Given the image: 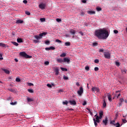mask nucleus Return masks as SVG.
Returning <instances> with one entry per match:
<instances>
[{
  "mask_svg": "<svg viewBox=\"0 0 127 127\" xmlns=\"http://www.w3.org/2000/svg\"><path fill=\"white\" fill-rule=\"evenodd\" d=\"M109 35V31L106 29H100L95 31V36L99 39H107Z\"/></svg>",
  "mask_w": 127,
  "mask_h": 127,
  "instance_id": "obj_1",
  "label": "nucleus"
},
{
  "mask_svg": "<svg viewBox=\"0 0 127 127\" xmlns=\"http://www.w3.org/2000/svg\"><path fill=\"white\" fill-rule=\"evenodd\" d=\"M104 115V112L103 111H100L99 112V116H97V114H96V115H95V118H93V122L94 123V125L95 126V127H97V126H98V124H97V123L98 124H100L101 123V121H100V120H101V119H102V118H103V116Z\"/></svg>",
  "mask_w": 127,
  "mask_h": 127,
  "instance_id": "obj_2",
  "label": "nucleus"
},
{
  "mask_svg": "<svg viewBox=\"0 0 127 127\" xmlns=\"http://www.w3.org/2000/svg\"><path fill=\"white\" fill-rule=\"evenodd\" d=\"M47 34V32H43L40 34L39 35H35L34 37L36 38V39H37V40H39V39H41V38H42V36H45V35Z\"/></svg>",
  "mask_w": 127,
  "mask_h": 127,
  "instance_id": "obj_3",
  "label": "nucleus"
},
{
  "mask_svg": "<svg viewBox=\"0 0 127 127\" xmlns=\"http://www.w3.org/2000/svg\"><path fill=\"white\" fill-rule=\"evenodd\" d=\"M20 56H21L22 57H24V58H31V56H29L25 53V52H22L20 53L19 54Z\"/></svg>",
  "mask_w": 127,
  "mask_h": 127,
  "instance_id": "obj_4",
  "label": "nucleus"
},
{
  "mask_svg": "<svg viewBox=\"0 0 127 127\" xmlns=\"http://www.w3.org/2000/svg\"><path fill=\"white\" fill-rule=\"evenodd\" d=\"M104 55L106 59H111V53H110V52H104Z\"/></svg>",
  "mask_w": 127,
  "mask_h": 127,
  "instance_id": "obj_5",
  "label": "nucleus"
},
{
  "mask_svg": "<svg viewBox=\"0 0 127 127\" xmlns=\"http://www.w3.org/2000/svg\"><path fill=\"white\" fill-rule=\"evenodd\" d=\"M83 92H84V90L83 89V87L81 86L79 88V90L77 91V94L79 95V96H81Z\"/></svg>",
  "mask_w": 127,
  "mask_h": 127,
  "instance_id": "obj_6",
  "label": "nucleus"
},
{
  "mask_svg": "<svg viewBox=\"0 0 127 127\" xmlns=\"http://www.w3.org/2000/svg\"><path fill=\"white\" fill-rule=\"evenodd\" d=\"M91 91L94 93H95L96 91L97 93H99V92H100V89L98 87H93L91 88Z\"/></svg>",
  "mask_w": 127,
  "mask_h": 127,
  "instance_id": "obj_7",
  "label": "nucleus"
},
{
  "mask_svg": "<svg viewBox=\"0 0 127 127\" xmlns=\"http://www.w3.org/2000/svg\"><path fill=\"white\" fill-rule=\"evenodd\" d=\"M45 6H46V5L43 3H42L39 5V8H41V9H44L45 8Z\"/></svg>",
  "mask_w": 127,
  "mask_h": 127,
  "instance_id": "obj_8",
  "label": "nucleus"
},
{
  "mask_svg": "<svg viewBox=\"0 0 127 127\" xmlns=\"http://www.w3.org/2000/svg\"><path fill=\"white\" fill-rule=\"evenodd\" d=\"M102 123L105 125V126H107V125H108V118L106 117L105 120L102 121Z\"/></svg>",
  "mask_w": 127,
  "mask_h": 127,
  "instance_id": "obj_9",
  "label": "nucleus"
},
{
  "mask_svg": "<svg viewBox=\"0 0 127 127\" xmlns=\"http://www.w3.org/2000/svg\"><path fill=\"white\" fill-rule=\"evenodd\" d=\"M120 92H121V91H120V90L116 91V94H115V97H117V99H118L119 97L120 96H121V93H120Z\"/></svg>",
  "mask_w": 127,
  "mask_h": 127,
  "instance_id": "obj_10",
  "label": "nucleus"
},
{
  "mask_svg": "<svg viewBox=\"0 0 127 127\" xmlns=\"http://www.w3.org/2000/svg\"><path fill=\"white\" fill-rule=\"evenodd\" d=\"M69 33L73 35H75V34H76V30L71 29L70 30Z\"/></svg>",
  "mask_w": 127,
  "mask_h": 127,
  "instance_id": "obj_11",
  "label": "nucleus"
},
{
  "mask_svg": "<svg viewBox=\"0 0 127 127\" xmlns=\"http://www.w3.org/2000/svg\"><path fill=\"white\" fill-rule=\"evenodd\" d=\"M55 72L56 73V76H58V75H59V68L58 67H56L55 68Z\"/></svg>",
  "mask_w": 127,
  "mask_h": 127,
  "instance_id": "obj_12",
  "label": "nucleus"
},
{
  "mask_svg": "<svg viewBox=\"0 0 127 127\" xmlns=\"http://www.w3.org/2000/svg\"><path fill=\"white\" fill-rule=\"evenodd\" d=\"M45 50H55V48L54 47H50V48H46Z\"/></svg>",
  "mask_w": 127,
  "mask_h": 127,
  "instance_id": "obj_13",
  "label": "nucleus"
},
{
  "mask_svg": "<svg viewBox=\"0 0 127 127\" xmlns=\"http://www.w3.org/2000/svg\"><path fill=\"white\" fill-rule=\"evenodd\" d=\"M69 103L70 105H76V103L75 100H69Z\"/></svg>",
  "mask_w": 127,
  "mask_h": 127,
  "instance_id": "obj_14",
  "label": "nucleus"
},
{
  "mask_svg": "<svg viewBox=\"0 0 127 127\" xmlns=\"http://www.w3.org/2000/svg\"><path fill=\"white\" fill-rule=\"evenodd\" d=\"M64 62L69 63L70 62V59H68V58H64Z\"/></svg>",
  "mask_w": 127,
  "mask_h": 127,
  "instance_id": "obj_15",
  "label": "nucleus"
},
{
  "mask_svg": "<svg viewBox=\"0 0 127 127\" xmlns=\"http://www.w3.org/2000/svg\"><path fill=\"white\" fill-rule=\"evenodd\" d=\"M87 13H88V14H96V12H95V11H87Z\"/></svg>",
  "mask_w": 127,
  "mask_h": 127,
  "instance_id": "obj_16",
  "label": "nucleus"
},
{
  "mask_svg": "<svg viewBox=\"0 0 127 127\" xmlns=\"http://www.w3.org/2000/svg\"><path fill=\"white\" fill-rule=\"evenodd\" d=\"M17 41L18 43H22V42H23V40L21 38H18L17 39Z\"/></svg>",
  "mask_w": 127,
  "mask_h": 127,
  "instance_id": "obj_17",
  "label": "nucleus"
},
{
  "mask_svg": "<svg viewBox=\"0 0 127 127\" xmlns=\"http://www.w3.org/2000/svg\"><path fill=\"white\" fill-rule=\"evenodd\" d=\"M57 61L58 63H63V62H64V60L62 59H58Z\"/></svg>",
  "mask_w": 127,
  "mask_h": 127,
  "instance_id": "obj_18",
  "label": "nucleus"
},
{
  "mask_svg": "<svg viewBox=\"0 0 127 127\" xmlns=\"http://www.w3.org/2000/svg\"><path fill=\"white\" fill-rule=\"evenodd\" d=\"M2 71H3L6 74H9V70L5 68H3Z\"/></svg>",
  "mask_w": 127,
  "mask_h": 127,
  "instance_id": "obj_19",
  "label": "nucleus"
},
{
  "mask_svg": "<svg viewBox=\"0 0 127 127\" xmlns=\"http://www.w3.org/2000/svg\"><path fill=\"white\" fill-rule=\"evenodd\" d=\"M16 23H17V24H19V23L21 24V23H23V20H18L16 21Z\"/></svg>",
  "mask_w": 127,
  "mask_h": 127,
  "instance_id": "obj_20",
  "label": "nucleus"
},
{
  "mask_svg": "<svg viewBox=\"0 0 127 127\" xmlns=\"http://www.w3.org/2000/svg\"><path fill=\"white\" fill-rule=\"evenodd\" d=\"M108 99L109 102H112V95L111 94L108 95Z\"/></svg>",
  "mask_w": 127,
  "mask_h": 127,
  "instance_id": "obj_21",
  "label": "nucleus"
},
{
  "mask_svg": "<svg viewBox=\"0 0 127 127\" xmlns=\"http://www.w3.org/2000/svg\"><path fill=\"white\" fill-rule=\"evenodd\" d=\"M103 108H106V107H107V103H106V100L105 99L103 100Z\"/></svg>",
  "mask_w": 127,
  "mask_h": 127,
  "instance_id": "obj_22",
  "label": "nucleus"
},
{
  "mask_svg": "<svg viewBox=\"0 0 127 127\" xmlns=\"http://www.w3.org/2000/svg\"><path fill=\"white\" fill-rule=\"evenodd\" d=\"M27 100L28 101V102H33V99L32 98H30L28 97H27Z\"/></svg>",
  "mask_w": 127,
  "mask_h": 127,
  "instance_id": "obj_23",
  "label": "nucleus"
},
{
  "mask_svg": "<svg viewBox=\"0 0 127 127\" xmlns=\"http://www.w3.org/2000/svg\"><path fill=\"white\" fill-rule=\"evenodd\" d=\"M27 91L29 93H31V94H33V93H34V91L32 89H28Z\"/></svg>",
  "mask_w": 127,
  "mask_h": 127,
  "instance_id": "obj_24",
  "label": "nucleus"
},
{
  "mask_svg": "<svg viewBox=\"0 0 127 127\" xmlns=\"http://www.w3.org/2000/svg\"><path fill=\"white\" fill-rule=\"evenodd\" d=\"M65 46H70L71 45V44L69 42H67L64 43Z\"/></svg>",
  "mask_w": 127,
  "mask_h": 127,
  "instance_id": "obj_25",
  "label": "nucleus"
},
{
  "mask_svg": "<svg viewBox=\"0 0 127 127\" xmlns=\"http://www.w3.org/2000/svg\"><path fill=\"white\" fill-rule=\"evenodd\" d=\"M10 104L12 106H15V105H17V101H15V102H10Z\"/></svg>",
  "mask_w": 127,
  "mask_h": 127,
  "instance_id": "obj_26",
  "label": "nucleus"
},
{
  "mask_svg": "<svg viewBox=\"0 0 127 127\" xmlns=\"http://www.w3.org/2000/svg\"><path fill=\"white\" fill-rule=\"evenodd\" d=\"M11 44H13L15 46H18V43L15 42H11Z\"/></svg>",
  "mask_w": 127,
  "mask_h": 127,
  "instance_id": "obj_27",
  "label": "nucleus"
},
{
  "mask_svg": "<svg viewBox=\"0 0 127 127\" xmlns=\"http://www.w3.org/2000/svg\"><path fill=\"white\" fill-rule=\"evenodd\" d=\"M6 45L5 44L0 43V47H6Z\"/></svg>",
  "mask_w": 127,
  "mask_h": 127,
  "instance_id": "obj_28",
  "label": "nucleus"
},
{
  "mask_svg": "<svg viewBox=\"0 0 127 127\" xmlns=\"http://www.w3.org/2000/svg\"><path fill=\"white\" fill-rule=\"evenodd\" d=\"M62 71H65V72H67L68 71V69L67 68H64V67H61Z\"/></svg>",
  "mask_w": 127,
  "mask_h": 127,
  "instance_id": "obj_29",
  "label": "nucleus"
},
{
  "mask_svg": "<svg viewBox=\"0 0 127 127\" xmlns=\"http://www.w3.org/2000/svg\"><path fill=\"white\" fill-rule=\"evenodd\" d=\"M115 123H116V121L115 120H113L110 122V124L113 125V126H115V125H116Z\"/></svg>",
  "mask_w": 127,
  "mask_h": 127,
  "instance_id": "obj_30",
  "label": "nucleus"
},
{
  "mask_svg": "<svg viewBox=\"0 0 127 127\" xmlns=\"http://www.w3.org/2000/svg\"><path fill=\"white\" fill-rule=\"evenodd\" d=\"M56 42H57L58 43H59V44L62 43V41L59 39H56Z\"/></svg>",
  "mask_w": 127,
  "mask_h": 127,
  "instance_id": "obj_31",
  "label": "nucleus"
},
{
  "mask_svg": "<svg viewBox=\"0 0 127 127\" xmlns=\"http://www.w3.org/2000/svg\"><path fill=\"white\" fill-rule=\"evenodd\" d=\"M115 126H116V127H120L121 124H120V123H117L115 124Z\"/></svg>",
  "mask_w": 127,
  "mask_h": 127,
  "instance_id": "obj_32",
  "label": "nucleus"
},
{
  "mask_svg": "<svg viewBox=\"0 0 127 127\" xmlns=\"http://www.w3.org/2000/svg\"><path fill=\"white\" fill-rule=\"evenodd\" d=\"M66 56V53H64L60 55V57H65Z\"/></svg>",
  "mask_w": 127,
  "mask_h": 127,
  "instance_id": "obj_33",
  "label": "nucleus"
},
{
  "mask_svg": "<svg viewBox=\"0 0 127 127\" xmlns=\"http://www.w3.org/2000/svg\"><path fill=\"white\" fill-rule=\"evenodd\" d=\"M63 79H64V80H68L69 78H68V77L64 75L63 77Z\"/></svg>",
  "mask_w": 127,
  "mask_h": 127,
  "instance_id": "obj_34",
  "label": "nucleus"
},
{
  "mask_svg": "<svg viewBox=\"0 0 127 127\" xmlns=\"http://www.w3.org/2000/svg\"><path fill=\"white\" fill-rule=\"evenodd\" d=\"M15 81H16V82H20L21 80H20V78H16L15 79Z\"/></svg>",
  "mask_w": 127,
  "mask_h": 127,
  "instance_id": "obj_35",
  "label": "nucleus"
},
{
  "mask_svg": "<svg viewBox=\"0 0 127 127\" xmlns=\"http://www.w3.org/2000/svg\"><path fill=\"white\" fill-rule=\"evenodd\" d=\"M122 122L124 123V124H126L127 123V121L126 119H122Z\"/></svg>",
  "mask_w": 127,
  "mask_h": 127,
  "instance_id": "obj_36",
  "label": "nucleus"
},
{
  "mask_svg": "<svg viewBox=\"0 0 127 127\" xmlns=\"http://www.w3.org/2000/svg\"><path fill=\"white\" fill-rule=\"evenodd\" d=\"M96 10H97V11H101V10H102V8L101 7H97L96 8Z\"/></svg>",
  "mask_w": 127,
  "mask_h": 127,
  "instance_id": "obj_37",
  "label": "nucleus"
},
{
  "mask_svg": "<svg viewBox=\"0 0 127 127\" xmlns=\"http://www.w3.org/2000/svg\"><path fill=\"white\" fill-rule=\"evenodd\" d=\"M85 69L86 71H89V70H90V67L88 66H85Z\"/></svg>",
  "mask_w": 127,
  "mask_h": 127,
  "instance_id": "obj_38",
  "label": "nucleus"
},
{
  "mask_svg": "<svg viewBox=\"0 0 127 127\" xmlns=\"http://www.w3.org/2000/svg\"><path fill=\"white\" fill-rule=\"evenodd\" d=\"M99 62V60H98V59H96L94 60V63H96V64H98Z\"/></svg>",
  "mask_w": 127,
  "mask_h": 127,
  "instance_id": "obj_39",
  "label": "nucleus"
},
{
  "mask_svg": "<svg viewBox=\"0 0 127 127\" xmlns=\"http://www.w3.org/2000/svg\"><path fill=\"white\" fill-rule=\"evenodd\" d=\"M63 105H68V102L67 101L63 102Z\"/></svg>",
  "mask_w": 127,
  "mask_h": 127,
  "instance_id": "obj_40",
  "label": "nucleus"
},
{
  "mask_svg": "<svg viewBox=\"0 0 127 127\" xmlns=\"http://www.w3.org/2000/svg\"><path fill=\"white\" fill-rule=\"evenodd\" d=\"M33 42L36 44V43H38V42H39V41H38V40H34Z\"/></svg>",
  "mask_w": 127,
  "mask_h": 127,
  "instance_id": "obj_41",
  "label": "nucleus"
},
{
  "mask_svg": "<svg viewBox=\"0 0 127 127\" xmlns=\"http://www.w3.org/2000/svg\"><path fill=\"white\" fill-rule=\"evenodd\" d=\"M114 33L115 34H118V33H119V31L117 30H114Z\"/></svg>",
  "mask_w": 127,
  "mask_h": 127,
  "instance_id": "obj_42",
  "label": "nucleus"
},
{
  "mask_svg": "<svg viewBox=\"0 0 127 127\" xmlns=\"http://www.w3.org/2000/svg\"><path fill=\"white\" fill-rule=\"evenodd\" d=\"M94 70H95L96 72H97V71H99V67H95L94 68Z\"/></svg>",
  "mask_w": 127,
  "mask_h": 127,
  "instance_id": "obj_43",
  "label": "nucleus"
},
{
  "mask_svg": "<svg viewBox=\"0 0 127 127\" xmlns=\"http://www.w3.org/2000/svg\"><path fill=\"white\" fill-rule=\"evenodd\" d=\"M41 21H42V22H43V21H45V18H41L40 19Z\"/></svg>",
  "mask_w": 127,
  "mask_h": 127,
  "instance_id": "obj_44",
  "label": "nucleus"
},
{
  "mask_svg": "<svg viewBox=\"0 0 127 127\" xmlns=\"http://www.w3.org/2000/svg\"><path fill=\"white\" fill-rule=\"evenodd\" d=\"M116 66H118L119 67L120 66V62H116Z\"/></svg>",
  "mask_w": 127,
  "mask_h": 127,
  "instance_id": "obj_45",
  "label": "nucleus"
},
{
  "mask_svg": "<svg viewBox=\"0 0 127 127\" xmlns=\"http://www.w3.org/2000/svg\"><path fill=\"white\" fill-rule=\"evenodd\" d=\"M47 87H48L49 88H52V85L50 84H47Z\"/></svg>",
  "mask_w": 127,
  "mask_h": 127,
  "instance_id": "obj_46",
  "label": "nucleus"
},
{
  "mask_svg": "<svg viewBox=\"0 0 127 127\" xmlns=\"http://www.w3.org/2000/svg\"><path fill=\"white\" fill-rule=\"evenodd\" d=\"M28 85H29L30 87H31V86H34L33 83H28Z\"/></svg>",
  "mask_w": 127,
  "mask_h": 127,
  "instance_id": "obj_47",
  "label": "nucleus"
},
{
  "mask_svg": "<svg viewBox=\"0 0 127 127\" xmlns=\"http://www.w3.org/2000/svg\"><path fill=\"white\" fill-rule=\"evenodd\" d=\"M121 72H122V73H123V74H125V73H127V70H121Z\"/></svg>",
  "mask_w": 127,
  "mask_h": 127,
  "instance_id": "obj_48",
  "label": "nucleus"
},
{
  "mask_svg": "<svg viewBox=\"0 0 127 127\" xmlns=\"http://www.w3.org/2000/svg\"><path fill=\"white\" fill-rule=\"evenodd\" d=\"M45 65H49V62H48V61L45 62Z\"/></svg>",
  "mask_w": 127,
  "mask_h": 127,
  "instance_id": "obj_49",
  "label": "nucleus"
},
{
  "mask_svg": "<svg viewBox=\"0 0 127 127\" xmlns=\"http://www.w3.org/2000/svg\"><path fill=\"white\" fill-rule=\"evenodd\" d=\"M79 34L81 35V36H84V33H83L82 31H80L79 32Z\"/></svg>",
  "mask_w": 127,
  "mask_h": 127,
  "instance_id": "obj_50",
  "label": "nucleus"
},
{
  "mask_svg": "<svg viewBox=\"0 0 127 127\" xmlns=\"http://www.w3.org/2000/svg\"><path fill=\"white\" fill-rule=\"evenodd\" d=\"M25 13L27 15H30V12L29 11H26Z\"/></svg>",
  "mask_w": 127,
  "mask_h": 127,
  "instance_id": "obj_51",
  "label": "nucleus"
},
{
  "mask_svg": "<svg viewBox=\"0 0 127 127\" xmlns=\"http://www.w3.org/2000/svg\"><path fill=\"white\" fill-rule=\"evenodd\" d=\"M56 21H57L58 22H60V21H61V19L57 18V19H56Z\"/></svg>",
  "mask_w": 127,
  "mask_h": 127,
  "instance_id": "obj_52",
  "label": "nucleus"
},
{
  "mask_svg": "<svg viewBox=\"0 0 127 127\" xmlns=\"http://www.w3.org/2000/svg\"><path fill=\"white\" fill-rule=\"evenodd\" d=\"M80 15L81 16H84V15H85V13L84 12H81V13H80Z\"/></svg>",
  "mask_w": 127,
  "mask_h": 127,
  "instance_id": "obj_53",
  "label": "nucleus"
},
{
  "mask_svg": "<svg viewBox=\"0 0 127 127\" xmlns=\"http://www.w3.org/2000/svg\"><path fill=\"white\" fill-rule=\"evenodd\" d=\"M93 46H97L98 45V43H93Z\"/></svg>",
  "mask_w": 127,
  "mask_h": 127,
  "instance_id": "obj_54",
  "label": "nucleus"
},
{
  "mask_svg": "<svg viewBox=\"0 0 127 127\" xmlns=\"http://www.w3.org/2000/svg\"><path fill=\"white\" fill-rule=\"evenodd\" d=\"M8 91H10V92H13V89L12 88H8Z\"/></svg>",
  "mask_w": 127,
  "mask_h": 127,
  "instance_id": "obj_55",
  "label": "nucleus"
},
{
  "mask_svg": "<svg viewBox=\"0 0 127 127\" xmlns=\"http://www.w3.org/2000/svg\"><path fill=\"white\" fill-rule=\"evenodd\" d=\"M50 43V42L49 41H46L45 42L46 44H49Z\"/></svg>",
  "mask_w": 127,
  "mask_h": 127,
  "instance_id": "obj_56",
  "label": "nucleus"
},
{
  "mask_svg": "<svg viewBox=\"0 0 127 127\" xmlns=\"http://www.w3.org/2000/svg\"><path fill=\"white\" fill-rule=\"evenodd\" d=\"M87 105V102L84 101L83 103V106H86Z\"/></svg>",
  "mask_w": 127,
  "mask_h": 127,
  "instance_id": "obj_57",
  "label": "nucleus"
},
{
  "mask_svg": "<svg viewBox=\"0 0 127 127\" xmlns=\"http://www.w3.org/2000/svg\"><path fill=\"white\" fill-rule=\"evenodd\" d=\"M23 2L24 3L26 4V3H27V0H24L23 1Z\"/></svg>",
  "mask_w": 127,
  "mask_h": 127,
  "instance_id": "obj_58",
  "label": "nucleus"
},
{
  "mask_svg": "<svg viewBox=\"0 0 127 127\" xmlns=\"http://www.w3.org/2000/svg\"><path fill=\"white\" fill-rule=\"evenodd\" d=\"M99 52H102V53H104V50H103V49H100V50H99Z\"/></svg>",
  "mask_w": 127,
  "mask_h": 127,
  "instance_id": "obj_59",
  "label": "nucleus"
},
{
  "mask_svg": "<svg viewBox=\"0 0 127 127\" xmlns=\"http://www.w3.org/2000/svg\"><path fill=\"white\" fill-rule=\"evenodd\" d=\"M120 102L121 103H123V102H124V99L123 98L120 99Z\"/></svg>",
  "mask_w": 127,
  "mask_h": 127,
  "instance_id": "obj_60",
  "label": "nucleus"
},
{
  "mask_svg": "<svg viewBox=\"0 0 127 127\" xmlns=\"http://www.w3.org/2000/svg\"><path fill=\"white\" fill-rule=\"evenodd\" d=\"M87 111H88V112H89V113H91V110H90V109L87 108Z\"/></svg>",
  "mask_w": 127,
  "mask_h": 127,
  "instance_id": "obj_61",
  "label": "nucleus"
},
{
  "mask_svg": "<svg viewBox=\"0 0 127 127\" xmlns=\"http://www.w3.org/2000/svg\"><path fill=\"white\" fill-rule=\"evenodd\" d=\"M76 85H77L78 86H80V83H79V82H77L76 83Z\"/></svg>",
  "mask_w": 127,
  "mask_h": 127,
  "instance_id": "obj_62",
  "label": "nucleus"
},
{
  "mask_svg": "<svg viewBox=\"0 0 127 127\" xmlns=\"http://www.w3.org/2000/svg\"><path fill=\"white\" fill-rule=\"evenodd\" d=\"M14 61H15V62H18V60L16 59H15Z\"/></svg>",
  "mask_w": 127,
  "mask_h": 127,
  "instance_id": "obj_63",
  "label": "nucleus"
},
{
  "mask_svg": "<svg viewBox=\"0 0 127 127\" xmlns=\"http://www.w3.org/2000/svg\"><path fill=\"white\" fill-rule=\"evenodd\" d=\"M0 58H2V54L0 53Z\"/></svg>",
  "mask_w": 127,
  "mask_h": 127,
  "instance_id": "obj_64",
  "label": "nucleus"
}]
</instances>
